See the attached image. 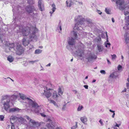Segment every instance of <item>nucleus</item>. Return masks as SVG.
Wrapping results in <instances>:
<instances>
[{"instance_id": "f257e3e1", "label": "nucleus", "mask_w": 129, "mask_h": 129, "mask_svg": "<svg viewBox=\"0 0 129 129\" xmlns=\"http://www.w3.org/2000/svg\"><path fill=\"white\" fill-rule=\"evenodd\" d=\"M19 94L20 98L22 99L25 100L26 99L27 100L28 105L34 108L33 111L35 113H39L44 112V110L42 106L41 105H39L35 101H33L28 98H26V95L24 94L19 93Z\"/></svg>"}, {"instance_id": "f03ea898", "label": "nucleus", "mask_w": 129, "mask_h": 129, "mask_svg": "<svg viewBox=\"0 0 129 129\" xmlns=\"http://www.w3.org/2000/svg\"><path fill=\"white\" fill-rule=\"evenodd\" d=\"M75 48L76 54H77L80 57L85 58V59L87 60V62H90L96 58V56L94 54L90 52L86 54L85 56L84 57V51L83 50L84 48L83 47H81V46H80L78 47H76Z\"/></svg>"}, {"instance_id": "7ed1b4c3", "label": "nucleus", "mask_w": 129, "mask_h": 129, "mask_svg": "<svg viewBox=\"0 0 129 129\" xmlns=\"http://www.w3.org/2000/svg\"><path fill=\"white\" fill-rule=\"evenodd\" d=\"M32 31V33L29 36V39L31 41H36L37 39V36L35 35L36 32L37 31V29L36 28L31 27L30 28L27 27L22 29V34L23 36H27L30 33L31 31Z\"/></svg>"}, {"instance_id": "20e7f679", "label": "nucleus", "mask_w": 129, "mask_h": 129, "mask_svg": "<svg viewBox=\"0 0 129 129\" xmlns=\"http://www.w3.org/2000/svg\"><path fill=\"white\" fill-rule=\"evenodd\" d=\"M75 20L77 22L75 24L74 27V29L80 30V31H82L83 28L81 25L84 24L85 21V19L81 16H79L77 18L76 17L75 18Z\"/></svg>"}, {"instance_id": "39448f33", "label": "nucleus", "mask_w": 129, "mask_h": 129, "mask_svg": "<svg viewBox=\"0 0 129 129\" xmlns=\"http://www.w3.org/2000/svg\"><path fill=\"white\" fill-rule=\"evenodd\" d=\"M0 42L3 43L6 46V52H8L10 51L13 52V50H14L15 49L14 48L15 47L14 43H10L9 42L2 40L1 39H0Z\"/></svg>"}, {"instance_id": "423d86ee", "label": "nucleus", "mask_w": 129, "mask_h": 129, "mask_svg": "<svg viewBox=\"0 0 129 129\" xmlns=\"http://www.w3.org/2000/svg\"><path fill=\"white\" fill-rule=\"evenodd\" d=\"M72 34L73 37H69L68 42L69 45H73L75 43V40L77 39L78 36L77 33L74 31L72 33Z\"/></svg>"}, {"instance_id": "0eeeda50", "label": "nucleus", "mask_w": 129, "mask_h": 129, "mask_svg": "<svg viewBox=\"0 0 129 129\" xmlns=\"http://www.w3.org/2000/svg\"><path fill=\"white\" fill-rule=\"evenodd\" d=\"M16 54L19 55H21L23 52L24 50L22 47L18 43H16L14 50Z\"/></svg>"}, {"instance_id": "6e6552de", "label": "nucleus", "mask_w": 129, "mask_h": 129, "mask_svg": "<svg viewBox=\"0 0 129 129\" xmlns=\"http://www.w3.org/2000/svg\"><path fill=\"white\" fill-rule=\"evenodd\" d=\"M48 121L49 122L46 124V127L49 129H54V126L55 124V122L49 119H48Z\"/></svg>"}, {"instance_id": "1a4fd4ad", "label": "nucleus", "mask_w": 129, "mask_h": 129, "mask_svg": "<svg viewBox=\"0 0 129 129\" xmlns=\"http://www.w3.org/2000/svg\"><path fill=\"white\" fill-rule=\"evenodd\" d=\"M44 92L43 93V94L48 99L51 95L52 94L51 92H52V90H46L45 88H44Z\"/></svg>"}, {"instance_id": "9d476101", "label": "nucleus", "mask_w": 129, "mask_h": 129, "mask_svg": "<svg viewBox=\"0 0 129 129\" xmlns=\"http://www.w3.org/2000/svg\"><path fill=\"white\" fill-rule=\"evenodd\" d=\"M29 123L30 126L34 128L37 127L39 124L38 122H36L34 120L32 119L30 120Z\"/></svg>"}, {"instance_id": "9b49d317", "label": "nucleus", "mask_w": 129, "mask_h": 129, "mask_svg": "<svg viewBox=\"0 0 129 129\" xmlns=\"http://www.w3.org/2000/svg\"><path fill=\"white\" fill-rule=\"evenodd\" d=\"M38 6L39 9L41 11L44 10V4L42 0H39L38 2Z\"/></svg>"}, {"instance_id": "f8f14e48", "label": "nucleus", "mask_w": 129, "mask_h": 129, "mask_svg": "<svg viewBox=\"0 0 129 129\" xmlns=\"http://www.w3.org/2000/svg\"><path fill=\"white\" fill-rule=\"evenodd\" d=\"M27 12L29 13H32L34 11L36 10V9L34 6H28L26 8Z\"/></svg>"}, {"instance_id": "ddd939ff", "label": "nucleus", "mask_w": 129, "mask_h": 129, "mask_svg": "<svg viewBox=\"0 0 129 129\" xmlns=\"http://www.w3.org/2000/svg\"><path fill=\"white\" fill-rule=\"evenodd\" d=\"M116 3L117 5H119L120 6V9L123 10L125 9V7H121V6L124 3L123 0H117L116 1Z\"/></svg>"}, {"instance_id": "4468645a", "label": "nucleus", "mask_w": 129, "mask_h": 129, "mask_svg": "<svg viewBox=\"0 0 129 129\" xmlns=\"http://www.w3.org/2000/svg\"><path fill=\"white\" fill-rule=\"evenodd\" d=\"M10 102V100H8L6 102H5L3 104L4 109L6 111H7L10 108V106L9 104Z\"/></svg>"}, {"instance_id": "2eb2a0df", "label": "nucleus", "mask_w": 129, "mask_h": 129, "mask_svg": "<svg viewBox=\"0 0 129 129\" xmlns=\"http://www.w3.org/2000/svg\"><path fill=\"white\" fill-rule=\"evenodd\" d=\"M22 42L23 45L25 46L28 45L29 43L28 39L26 38H25L23 39Z\"/></svg>"}, {"instance_id": "dca6fc26", "label": "nucleus", "mask_w": 129, "mask_h": 129, "mask_svg": "<svg viewBox=\"0 0 129 129\" xmlns=\"http://www.w3.org/2000/svg\"><path fill=\"white\" fill-rule=\"evenodd\" d=\"M64 89L62 86H59L58 89V93L59 95H62L64 92Z\"/></svg>"}, {"instance_id": "f3484780", "label": "nucleus", "mask_w": 129, "mask_h": 129, "mask_svg": "<svg viewBox=\"0 0 129 129\" xmlns=\"http://www.w3.org/2000/svg\"><path fill=\"white\" fill-rule=\"evenodd\" d=\"M95 41L97 43V45L98 44H102V42L101 40V38L100 37H98L95 38Z\"/></svg>"}, {"instance_id": "a211bd4d", "label": "nucleus", "mask_w": 129, "mask_h": 129, "mask_svg": "<svg viewBox=\"0 0 129 129\" xmlns=\"http://www.w3.org/2000/svg\"><path fill=\"white\" fill-rule=\"evenodd\" d=\"M52 87V84L48 82L47 83L45 88H44L46 90H52L51 88Z\"/></svg>"}, {"instance_id": "6ab92c4d", "label": "nucleus", "mask_w": 129, "mask_h": 129, "mask_svg": "<svg viewBox=\"0 0 129 129\" xmlns=\"http://www.w3.org/2000/svg\"><path fill=\"white\" fill-rule=\"evenodd\" d=\"M59 96L57 92L56 91H54L53 92L52 97L54 99H56Z\"/></svg>"}, {"instance_id": "aec40b11", "label": "nucleus", "mask_w": 129, "mask_h": 129, "mask_svg": "<svg viewBox=\"0 0 129 129\" xmlns=\"http://www.w3.org/2000/svg\"><path fill=\"white\" fill-rule=\"evenodd\" d=\"M80 120L84 124H85V122H86L87 121V118L85 116L81 117L80 118Z\"/></svg>"}, {"instance_id": "412c9836", "label": "nucleus", "mask_w": 129, "mask_h": 129, "mask_svg": "<svg viewBox=\"0 0 129 129\" xmlns=\"http://www.w3.org/2000/svg\"><path fill=\"white\" fill-rule=\"evenodd\" d=\"M101 45L102 44H98L97 45L98 49L99 52L102 51L103 49V46Z\"/></svg>"}, {"instance_id": "4be33fe9", "label": "nucleus", "mask_w": 129, "mask_h": 129, "mask_svg": "<svg viewBox=\"0 0 129 129\" xmlns=\"http://www.w3.org/2000/svg\"><path fill=\"white\" fill-rule=\"evenodd\" d=\"M52 11H50V13L51 14L50 16H52V14L54 12L55 9H56V8H55V5L54 4H53L52 5Z\"/></svg>"}, {"instance_id": "5701e85b", "label": "nucleus", "mask_w": 129, "mask_h": 129, "mask_svg": "<svg viewBox=\"0 0 129 129\" xmlns=\"http://www.w3.org/2000/svg\"><path fill=\"white\" fill-rule=\"evenodd\" d=\"M7 59V60L10 62H12L14 59V58L11 56H8Z\"/></svg>"}, {"instance_id": "b1692460", "label": "nucleus", "mask_w": 129, "mask_h": 129, "mask_svg": "<svg viewBox=\"0 0 129 129\" xmlns=\"http://www.w3.org/2000/svg\"><path fill=\"white\" fill-rule=\"evenodd\" d=\"M18 120L22 123L24 122L25 121L23 118L21 117H18Z\"/></svg>"}, {"instance_id": "393cba45", "label": "nucleus", "mask_w": 129, "mask_h": 129, "mask_svg": "<svg viewBox=\"0 0 129 129\" xmlns=\"http://www.w3.org/2000/svg\"><path fill=\"white\" fill-rule=\"evenodd\" d=\"M20 109L17 108H11L10 109L9 111L10 112H16L19 111Z\"/></svg>"}, {"instance_id": "a878e982", "label": "nucleus", "mask_w": 129, "mask_h": 129, "mask_svg": "<svg viewBox=\"0 0 129 129\" xmlns=\"http://www.w3.org/2000/svg\"><path fill=\"white\" fill-rule=\"evenodd\" d=\"M67 7H70L73 4V3L71 1L68 0L66 1Z\"/></svg>"}, {"instance_id": "bb28decb", "label": "nucleus", "mask_w": 129, "mask_h": 129, "mask_svg": "<svg viewBox=\"0 0 129 129\" xmlns=\"http://www.w3.org/2000/svg\"><path fill=\"white\" fill-rule=\"evenodd\" d=\"M18 117H16V116L13 115L11 116L10 118V119L11 120L15 121L18 120Z\"/></svg>"}, {"instance_id": "cd10ccee", "label": "nucleus", "mask_w": 129, "mask_h": 129, "mask_svg": "<svg viewBox=\"0 0 129 129\" xmlns=\"http://www.w3.org/2000/svg\"><path fill=\"white\" fill-rule=\"evenodd\" d=\"M83 106L80 104L79 105L77 109V111H81V110L83 109Z\"/></svg>"}, {"instance_id": "c85d7f7f", "label": "nucleus", "mask_w": 129, "mask_h": 129, "mask_svg": "<svg viewBox=\"0 0 129 129\" xmlns=\"http://www.w3.org/2000/svg\"><path fill=\"white\" fill-rule=\"evenodd\" d=\"M42 51V50L39 49H36L35 52V54H39L41 53Z\"/></svg>"}, {"instance_id": "c756f323", "label": "nucleus", "mask_w": 129, "mask_h": 129, "mask_svg": "<svg viewBox=\"0 0 129 129\" xmlns=\"http://www.w3.org/2000/svg\"><path fill=\"white\" fill-rule=\"evenodd\" d=\"M18 95H13L11 96V99L13 100H16L17 98Z\"/></svg>"}, {"instance_id": "7c9ffc66", "label": "nucleus", "mask_w": 129, "mask_h": 129, "mask_svg": "<svg viewBox=\"0 0 129 129\" xmlns=\"http://www.w3.org/2000/svg\"><path fill=\"white\" fill-rule=\"evenodd\" d=\"M86 21L87 22V24H91V25H92L93 24V23L92 22V20L89 19H87L86 20Z\"/></svg>"}, {"instance_id": "2f4dec72", "label": "nucleus", "mask_w": 129, "mask_h": 129, "mask_svg": "<svg viewBox=\"0 0 129 129\" xmlns=\"http://www.w3.org/2000/svg\"><path fill=\"white\" fill-rule=\"evenodd\" d=\"M105 11L108 14H110V10L109 8H106L105 9Z\"/></svg>"}, {"instance_id": "473e14b6", "label": "nucleus", "mask_w": 129, "mask_h": 129, "mask_svg": "<svg viewBox=\"0 0 129 129\" xmlns=\"http://www.w3.org/2000/svg\"><path fill=\"white\" fill-rule=\"evenodd\" d=\"M38 61H39V60H35L34 61L29 60L28 61V62L29 63H30L31 64H33L34 63H35L36 62H38Z\"/></svg>"}, {"instance_id": "72a5a7b5", "label": "nucleus", "mask_w": 129, "mask_h": 129, "mask_svg": "<svg viewBox=\"0 0 129 129\" xmlns=\"http://www.w3.org/2000/svg\"><path fill=\"white\" fill-rule=\"evenodd\" d=\"M49 101L50 103L53 104L55 106H56L57 107H58V106L56 105V103L55 101L52 100H50Z\"/></svg>"}, {"instance_id": "f704fd0d", "label": "nucleus", "mask_w": 129, "mask_h": 129, "mask_svg": "<svg viewBox=\"0 0 129 129\" xmlns=\"http://www.w3.org/2000/svg\"><path fill=\"white\" fill-rule=\"evenodd\" d=\"M57 29L58 30L59 29H60V31H59V33H60L62 30L61 25L59 23V24L58 25V26Z\"/></svg>"}, {"instance_id": "c9c22d12", "label": "nucleus", "mask_w": 129, "mask_h": 129, "mask_svg": "<svg viewBox=\"0 0 129 129\" xmlns=\"http://www.w3.org/2000/svg\"><path fill=\"white\" fill-rule=\"evenodd\" d=\"M76 124L75 125L73 126L71 128V129H75L77 127V122H76Z\"/></svg>"}, {"instance_id": "e433bc0d", "label": "nucleus", "mask_w": 129, "mask_h": 129, "mask_svg": "<svg viewBox=\"0 0 129 129\" xmlns=\"http://www.w3.org/2000/svg\"><path fill=\"white\" fill-rule=\"evenodd\" d=\"M116 76L115 75L114 73L111 74L110 76V77L113 78H114L116 77Z\"/></svg>"}, {"instance_id": "4c0bfd02", "label": "nucleus", "mask_w": 129, "mask_h": 129, "mask_svg": "<svg viewBox=\"0 0 129 129\" xmlns=\"http://www.w3.org/2000/svg\"><path fill=\"white\" fill-rule=\"evenodd\" d=\"M28 3L30 4H32L34 3V1L33 0H28Z\"/></svg>"}, {"instance_id": "58836bf2", "label": "nucleus", "mask_w": 129, "mask_h": 129, "mask_svg": "<svg viewBox=\"0 0 129 129\" xmlns=\"http://www.w3.org/2000/svg\"><path fill=\"white\" fill-rule=\"evenodd\" d=\"M109 111L113 113V114L112 116V117L113 118H114L115 115V111H112V110L110 109L109 110Z\"/></svg>"}, {"instance_id": "ea45409f", "label": "nucleus", "mask_w": 129, "mask_h": 129, "mask_svg": "<svg viewBox=\"0 0 129 129\" xmlns=\"http://www.w3.org/2000/svg\"><path fill=\"white\" fill-rule=\"evenodd\" d=\"M8 97V96L7 95H5L2 96V99L3 100L6 99Z\"/></svg>"}, {"instance_id": "a19ab883", "label": "nucleus", "mask_w": 129, "mask_h": 129, "mask_svg": "<svg viewBox=\"0 0 129 129\" xmlns=\"http://www.w3.org/2000/svg\"><path fill=\"white\" fill-rule=\"evenodd\" d=\"M111 45L110 43H107L105 45V47H109Z\"/></svg>"}, {"instance_id": "79ce46f5", "label": "nucleus", "mask_w": 129, "mask_h": 129, "mask_svg": "<svg viewBox=\"0 0 129 129\" xmlns=\"http://www.w3.org/2000/svg\"><path fill=\"white\" fill-rule=\"evenodd\" d=\"M4 118V116L3 115H0V120L1 121H3Z\"/></svg>"}, {"instance_id": "37998d69", "label": "nucleus", "mask_w": 129, "mask_h": 129, "mask_svg": "<svg viewBox=\"0 0 129 129\" xmlns=\"http://www.w3.org/2000/svg\"><path fill=\"white\" fill-rule=\"evenodd\" d=\"M100 72L102 74H106V73L105 70H101L100 71Z\"/></svg>"}, {"instance_id": "c03bdc74", "label": "nucleus", "mask_w": 129, "mask_h": 129, "mask_svg": "<svg viewBox=\"0 0 129 129\" xmlns=\"http://www.w3.org/2000/svg\"><path fill=\"white\" fill-rule=\"evenodd\" d=\"M96 12L99 14L100 15H101L102 13V12L101 11L98 10V9H97Z\"/></svg>"}, {"instance_id": "a18cd8bd", "label": "nucleus", "mask_w": 129, "mask_h": 129, "mask_svg": "<svg viewBox=\"0 0 129 129\" xmlns=\"http://www.w3.org/2000/svg\"><path fill=\"white\" fill-rule=\"evenodd\" d=\"M112 56V59H115L116 57V55L115 54H114L113 55H111Z\"/></svg>"}, {"instance_id": "49530a36", "label": "nucleus", "mask_w": 129, "mask_h": 129, "mask_svg": "<svg viewBox=\"0 0 129 129\" xmlns=\"http://www.w3.org/2000/svg\"><path fill=\"white\" fill-rule=\"evenodd\" d=\"M122 68V67L119 65L118 67V70H121Z\"/></svg>"}, {"instance_id": "de8ad7c7", "label": "nucleus", "mask_w": 129, "mask_h": 129, "mask_svg": "<svg viewBox=\"0 0 129 129\" xmlns=\"http://www.w3.org/2000/svg\"><path fill=\"white\" fill-rule=\"evenodd\" d=\"M129 13V11H125L124 12V14L125 16H126Z\"/></svg>"}, {"instance_id": "09e8293b", "label": "nucleus", "mask_w": 129, "mask_h": 129, "mask_svg": "<svg viewBox=\"0 0 129 129\" xmlns=\"http://www.w3.org/2000/svg\"><path fill=\"white\" fill-rule=\"evenodd\" d=\"M11 128V129H15V126H14V124L13 123H12Z\"/></svg>"}, {"instance_id": "8fccbe9b", "label": "nucleus", "mask_w": 129, "mask_h": 129, "mask_svg": "<svg viewBox=\"0 0 129 129\" xmlns=\"http://www.w3.org/2000/svg\"><path fill=\"white\" fill-rule=\"evenodd\" d=\"M99 122L100 123L101 125H102V126H103V123L102 122V119H100L99 121Z\"/></svg>"}, {"instance_id": "3c124183", "label": "nucleus", "mask_w": 129, "mask_h": 129, "mask_svg": "<svg viewBox=\"0 0 129 129\" xmlns=\"http://www.w3.org/2000/svg\"><path fill=\"white\" fill-rule=\"evenodd\" d=\"M116 123V125H115V126L119 127V126L121 125V123L119 124H117Z\"/></svg>"}, {"instance_id": "603ef678", "label": "nucleus", "mask_w": 129, "mask_h": 129, "mask_svg": "<svg viewBox=\"0 0 129 129\" xmlns=\"http://www.w3.org/2000/svg\"><path fill=\"white\" fill-rule=\"evenodd\" d=\"M40 114L41 115V116H42L43 117H45L46 116V115H45L44 113H40Z\"/></svg>"}, {"instance_id": "864d4df0", "label": "nucleus", "mask_w": 129, "mask_h": 129, "mask_svg": "<svg viewBox=\"0 0 129 129\" xmlns=\"http://www.w3.org/2000/svg\"><path fill=\"white\" fill-rule=\"evenodd\" d=\"M25 117L28 120H29L30 119V118L28 116H25Z\"/></svg>"}, {"instance_id": "5fc2aeb1", "label": "nucleus", "mask_w": 129, "mask_h": 129, "mask_svg": "<svg viewBox=\"0 0 129 129\" xmlns=\"http://www.w3.org/2000/svg\"><path fill=\"white\" fill-rule=\"evenodd\" d=\"M41 69L40 70V71H41L44 70L42 66L41 65Z\"/></svg>"}, {"instance_id": "6e6d98bb", "label": "nucleus", "mask_w": 129, "mask_h": 129, "mask_svg": "<svg viewBox=\"0 0 129 129\" xmlns=\"http://www.w3.org/2000/svg\"><path fill=\"white\" fill-rule=\"evenodd\" d=\"M84 87L86 89H88V86L87 85H84Z\"/></svg>"}, {"instance_id": "4d7b16f0", "label": "nucleus", "mask_w": 129, "mask_h": 129, "mask_svg": "<svg viewBox=\"0 0 129 129\" xmlns=\"http://www.w3.org/2000/svg\"><path fill=\"white\" fill-rule=\"evenodd\" d=\"M78 3L80 5H82V2H78Z\"/></svg>"}, {"instance_id": "13d9d810", "label": "nucleus", "mask_w": 129, "mask_h": 129, "mask_svg": "<svg viewBox=\"0 0 129 129\" xmlns=\"http://www.w3.org/2000/svg\"><path fill=\"white\" fill-rule=\"evenodd\" d=\"M73 91L74 92L75 94H76L77 93V91L76 90H74Z\"/></svg>"}, {"instance_id": "bf43d9fd", "label": "nucleus", "mask_w": 129, "mask_h": 129, "mask_svg": "<svg viewBox=\"0 0 129 129\" xmlns=\"http://www.w3.org/2000/svg\"><path fill=\"white\" fill-rule=\"evenodd\" d=\"M112 21L114 23L115 22L113 18H112Z\"/></svg>"}, {"instance_id": "052dcab7", "label": "nucleus", "mask_w": 129, "mask_h": 129, "mask_svg": "<svg viewBox=\"0 0 129 129\" xmlns=\"http://www.w3.org/2000/svg\"><path fill=\"white\" fill-rule=\"evenodd\" d=\"M107 61L108 62V64H111L110 62L109 61L108 59H107Z\"/></svg>"}, {"instance_id": "680f3d73", "label": "nucleus", "mask_w": 129, "mask_h": 129, "mask_svg": "<svg viewBox=\"0 0 129 129\" xmlns=\"http://www.w3.org/2000/svg\"><path fill=\"white\" fill-rule=\"evenodd\" d=\"M50 65H51V64L50 63H49L47 65H46V67L50 66Z\"/></svg>"}, {"instance_id": "e2e57ef3", "label": "nucleus", "mask_w": 129, "mask_h": 129, "mask_svg": "<svg viewBox=\"0 0 129 129\" xmlns=\"http://www.w3.org/2000/svg\"><path fill=\"white\" fill-rule=\"evenodd\" d=\"M41 129H47L46 127H42L41 128Z\"/></svg>"}, {"instance_id": "0e129e2a", "label": "nucleus", "mask_w": 129, "mask_h": 129, "mask_svg": "<svg viewBox=\"0 0 129 129\" xmlns=\"http://www.w3.org/2000/svg\"><path fill=\"white\" fill-rule=\"evenodd\" d=\"M9 78V79H10L13 82V81H14V80H13V79H11L10 78H9V77H8V78Z\"/></svg>"}, {"instance_id": "69168bd1", "label": "nucleus", "mask_w": 129, "mask_h": 129, "mask_svg": "<svg viewBox=\"0 0 129 129\" xmlns=\"http://www.w3.org/2000/svg\"><path fill=\"white\" fill-rule=\"evenodd\" d=\"M96 81V80L95 79H94L93 80L92 82H94Z\"/></svg>"}, {"instance_id": "338daca9", "label": "nucleus", "mask_w": 129, "mask_h": 129, "mask_svg": "<svg viewBox=\"0 0 129 129\" xmlns=\"http://www.w3.org/2000/svg\"><path fill=\"white\" fill-rule=\"evenodd\" d=\"M39 48H40L42 49L43 48V47L42 46H40L39 47Z\"/></svg>"}, {"instance_id": "774afa93", "label": "nucleus", "mask_w": 129, "mask_h": 129, "mask_svg": "<svg viewBox=\"0 0 129 129\" xmlns=\"http://www.w3.org/2000/svg\"><path fill=\"white\" fill-rule=\"evenodd\" d=\"M33 47H34L32 45L31 46V47H30V49H32V48H33Z\"/></svg>"}]
</instances>
